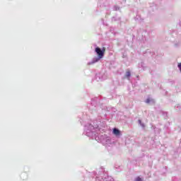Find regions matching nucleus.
I'll return each mask as SVG.
<instances>
[{
    "instance_id": "nucleus-1",
    "label": "nucleus",
    "mask_w": 181,
    "mask_h": 181,
    "mask_svg": "<svg viewBox=\"0 0 181 181\" xmlns=\"http://www.w3.org/2000/svg\"><path fill=\"white\" fill-rule=\"evenodd\" d=\"M95 51L97 53L99 59H103V57H104V53H105V47H103L102 49L100 47H96Z\"/></svg>"
},
{
    "instance_id": "nucleus-3",
    "label": "nucleus",
    "mask_w": 181,
    "mask_h": 181,
    "mask_svg": "<svg viewBox=\"0 0 181 181\" xmlns=\"http://www.w3.org/2000/svg\"><path fill=\"white\" fill-rule=\"evenodd\" d=\"M126 77H131V71H127L126 72Z\"/></svg>"
},
{
    "instance_id": "nucleus-6",
    "label": "nucleus",
    "mask_w": 181,
    "mask_h": 181,
    "mask_svg": "<svg viewBox=\"0 0 181 181\" xmlns=\"http://www.w3.org/2000/svg\"><path fill=\"white\" fill-rule=\"evenodd\" d=\"M177 66H178V69H180V71L181 72V63H179Z\"/></svg>"
},
{
    "instance_id": "nucleus-2",
    "label": "nucleus",
    "mask_w": 181,
    "mask_h": 181,
    "mask_svg": "<svg viewBox=\"0 0 181 181\" xmlns=\"http://www.w3.org/2000/svg\"><path fill=\"white\" fill-rule=\"evenodd\" d=\"M113 134L114 135H116V136H119V135H121V132L118 129L114 128Z\"/></svg>"
},
{
    "instance_id": "nucleus-5",
    "label": "nucleus",
    "mask_w": 181,
    "mask_h": 181,
    "mask_svg": "<svg viewBox=\"0 0 181 181\" xmlns=\"http://www.w3.org/2000/svg\"><path fill=\"white\" fill-rule=\"evenodd\" d=\"M146 103L149 104L151 103V100L149 98L146 99Z\"/></svg>"
},
{
    "instance_id": "nucleus-4",
    "label": "nucleus",
    "mask_w": 181,
    "mask_h": 181,
    "mask_svg": "<svg viewBox=\"0 0 181 181\" xmlns=\"http://www.w3.org/2000/svg\"><path fill=\"white\" fill-rule=\"evenodd\" d=\"M135 181H142V179L140 178L139 177H137L135 180Z\"/></svg>"
}]
</instances>
